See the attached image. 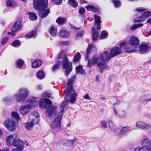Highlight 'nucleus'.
<instances>
[{"instance_id":"4468645a","label":"nucleus","mask_w":151,"mask_h":151,"mask_svg":"<svg viewBox=\"0 0 151 151\" xmlns=\"http://www.w3.org/2000/svg\"><path fill=\"white\" fill-rule=\"evenodd\" d=\"M39 115L38 113L36 112L32 113L29 116L30 122L34 124L39 122Z\"/></svg>"},{"instance_id":"20e7f679","label":"nucleus","mask_w":151,"mask_h":151,"mask_svg":"<svg viewBox=\"0 0 151 151\" xmlns=\"http://www.w3.org/2000/svg\"><path fill=\"white\" fill-rule=\"evenodd\" d=\"M122 52L121 49L118 47L113 48L110 52V55L107 51H105L100 54V57L102 62L99 63L98 66H106L107 63L112 58L118 55Z\"/></svg>"},{"instance_id":"3c124183","label":"nucleus","mask_w":151,"mask_h":151,"mask_svg":"<svg viewBox=\"0 0 151 151\" xmlns=\"http://www.w3.org/2000/svg\"><path fill=\"white\" fill-rule=\"evenodd\" d=\"M55 4L60 5L62 3V0H52Z\"/></svg>"},{"instance_id":"58836bf2","label":"nucleus","mask_w":151,"mask_h":151,"mask_svg":"<svg viewBox=\"0 0 151 151\" xmlns=\"http://www.w3.org/2000/svg\"><path fill=\"white\" fill-rule=\"evenodd\" d=\"M36 31L35 30H33L29 33L25 35V36L28 38H30L33 37L35 35Z\"/></svg>"},{"instance_id":"6ab92c4d","label":"nucleus","mask_w":151,"mask_h":151,"mask_svg":"<svg viewBox=\"0 0 151 151\" xmlns=\"http://www.w3.org/2000/svg\"><path fill=\"white\" fill-rule=\"evenodd\" d=\"M137 46H134L129 44L127 45L124 47V50L127 52L131 53L137 50Z\"/></svg>"},{"instance_id":"473e14b6","label":"nucleus","mask_w":151,"mask_h":151,"mask_svg":"<svg viewBox=\"0 0 151 151\" xmlns=\"http://www.w3.org/2000/svg\"><path fill=\"white\" fill-rule=\"evenodd\" d=\"M33 125L30 122H27L24 124L25 128L28 130H31L32 129Z\"/></svg>"},{"instance_id":"1a4fd4ad","label":"nucleus","mask_w":151,"mask_h":151,"mask_svg":"<svg viewBox=\"0 0 151 151\" xmlns=\"http://www.w3.org/2000/svg\"><path fill=\"white\" fill-rule=\"evenodd\" d=\"M142 147H137L134 149V151H144V148L147 150L151 149V141L147 138L143 139L141 142Z\"/></svg>"},{"instance_id":"c756f323","label":"nucleus","mask_w":151,"mask_h":151,"mask_svg":"<svg viewBox=\"0 0 151 151\" xmlns=\"http://www.w3.org/2000/svg\"><path fill=\"white\" fill-rule=\"evenodd\" d=\"M42 63V61L40 59H36L32 63V66H40Z\"/></svg>"},{"instance_id":"ddd939ff","label":"nucleus","mask_w":151,"mask_h":151,"mask_svg":"<svg viewBox=\"0 0 151 151\" xmlns=\"http://www.w3.org/2000/svg\"><path fill=\"white\" fill-rule=\"evenodd\" d=\"M129 127H119L116 129L114 131L115 133L118 135L123 134L124 135L126 134L128 131H130L132 130L131 129H128Z\"/></svg>"},{"instance_id":"bf43d9fd","label":"nucleus","mask_w":151,"mask_h":151,"mask_svg":"<svg viewBox=\"0 0 151 151\" xmlns=\"http://www.w3.org/2000/svg\"><path fill=\"white\" fill-rule=\"evenodd\" d=\"M83 98L86 99L91 100V99L90 98L88 94H87L83 97Z\"/></svg>"},{"instance_id":"bb28decb","label":"nucleus","mask_w":151,"mask_h":151,"mask_svg":"<svg viewBox=\"0 0 151 151\" xmlns=\"http://www.w3.org/2000/svg\"><path fill=\"white\" fill-rule=\"evenodd\" d=\"M66 21V18L64 17H58L56 20V22L60 25H63L65 23Z\"/></svg>"},{"instance_id":"423d86ee","label":"nucleus","mask_w":151,"mask_h":151,"mask_svg":"<svg viewBox=\"0 0 151 151\" xmlns=\"http://www.w3.org/2000/svg\"><path fill=\"white\" fill-rule=\"evenodd\" d=\"M55 63L53 66H72V63L68 60V57L62 51L56 59Z\"/></svg>"},{"instance_id":"5701e85b","label":"nucleus","mask_w":151,"mask_h":151,"mask_svg":"<svg viewBox=\"0 0 151 151\" xmlns=\"http://www.w3.org/2000/svg\"><path fill=\"white\" fill-rule=\"evenodd\" d=\"M49 33L52 36H55L57 34V29L56 27L53 26H51L50 28Z\"/></svg>"},{"instance_id":"c03bdc74","label":"nucleus","mask_w":151,"mask_h":151,"mask_svg":"<svg viewBox=\"0 0 151 151\" xmlns=\"http://www.w3.org/2000/svg\"><path fill=\"white\" fill-rule=\"evenodd\" d=\"M97 70L100 73H102L103 71L106 70L107 69V67H97Z\"/></svg>"},{"instance_id":"09e8293b","label":"nucleus","mask_w":151,"mask_h":151,"mask_svg":"<svg viewBox=\"0 0 151 151\" xmlns=\"http://www.w3.org/2000/svg\"><path fill=\"white\" fill-rule=\"evenodd\" d=\"M8 38L7 37L3 38L1 40V42L2 45H4L7 42Z\"/></svg>"},{"instance_id":"5fc2aeb1","label":"nucleus","mask_w":151,"mask_h":151,"mask_svg":"<svg viewBox=\"0 0 151 151\" xmlns=\"http://www.w3.org/2000/svg\"><path fill=\"white\" fill-rule=\"evenodd\" d=\"M127 42H122L121 43L119 44V48H121V47L122 46H124L126 45L127 44Z\"/></svg>"},{"instance_id":"8fccbe9b","label":"nucleus","mask_w":151,"mask_h":151,"mask_svg":"<svg viewBox=\"0 0 151 151\" xmlns=\"http://www.w3.org/2000/svg\"><path fill=\"white\" fill-rule=\"evenodd\" d=\"M113 2L114 4L115 7H116L119 6V4H120L119 1V0H113Z\"/></svg>"},{"instance_id":"cd10ccee","label":"nucleus","mask_w":151,"mask_h":151,"mask_svg":"<svg viewBox=\"0 0 151 151\" xmlns=\"http://www.w3.org/2000/svg\"><path fill=\"white\" fill-rule=\"evenodd\" d=\"M6 4L7 7H14L16 5V3L13 0H6Z\"/></svg>"},{"instance_id":"9d476101","label":"nucleus","mask_w":151,"mask_h":151,"mask_svg":"<svg viewBox=\"0 0 151 151\" xmlns=\"http://www.w3.org/2000/svg\"><path fill=\"white\" fill-rule=\"evenodd\" d=\"M19 94L15 95L14 98L17 101H23L29 94L28 90L25 88H21L19 91Z\"/></svg>"},{"instance_id":"a211bd4d","label":"nucleus","mask_w":151,"mask_h":151,"mask_svg":"<svg viewBox=\"0 0 151 151\" xmlns=\"http://www.w3.org/2000/svg\"><path fill=\"white\" fill-rule=\"evenodd\" d=\"M21 21H17L14 23L13 27L12 28V31H18L22 29V24Z\"/></svg>"},{"instance_id":"72a5a7b5","label":"nucleus","mask_w":151,"mask_h":151,"mask_svg":"<svg viewBox=\"0 0 151 151\" xmlns=\"http://www.w3.org/2000/svg\"><path fill=\"white\" fill-rule=\"evenodd\" d=\"M143 24L140 23L137 24H134L132 25L130 28L131 30H133L136 29L139 27H142Z\"/></svg>"},{"instance_id":"f3484780","label":"nucleus","mask_w":151,"mask_h":151,"mask_svg":"<svg viewBox=\"0 0 151 151\" xmlns=\"http://www.w3.org/2000/svg\"><path fill=\"white\" fill-rule=\"evenodd\" d=\"M94 17L95 19V25L96 26H97L96 29L99 31L101 28L100 23H101V17L96 14H94Z\"/></svg>"},{"instance_id":"79ce46f5","label":"nucleus","mask_w":151,"mask_h":151,"mask_svg":"<svg viewBox=\"0 0 151 151\" xmlns=\"http://www.w3.org/2000/svg\"><path fill=\"white\" fill-rule=\"evenodd\" d=\"M151 129V124L147 123H144L143 129L148 130Z\"/></svg>"},{"instance_id":"393cba45","label":"nucleus","mask_w":151,"mask_h":151,"mask_svg":"<svg viewBox=\"0 0 151 151\" xmlns=\"http://www.w3.org/2000/svg\"><path fill=\"white\" fill-rule=\"evenodd\" d=\"M81 56L79 52H77L75 55L73 59V62L74 63H76L78 62L81 58Z\"/></svg>"},{"instance_id":"f704fd0d","label":"nucleus","mask_w":151,"mask_h":151,"mask_svg":"<svg viewBox=\"0 0 151 151\" xmlns=\"http://www.w3.org/2000/svg\"><path fill=\"white\" fill-rule=\"evenodd\" d=\"M144 123L141 121H138L136 123V127L138 128L143 129Z\"/></svg>"},{"instance_id":"864d4df0","label":"nucleus","mask_w":151,"mask_h":151,"mask_svg":"<svg viewBox=\"0 0 151 151\" xmlns=\"http://www.w3.org/2000/svg\"><path fill=\"white\" fill-rule=\"evenodd\" d=\"M85 11L86 10L85 8L83 7H82L79 9L78 12L80 14L83 15L84 14Z\"/></svg>"},{"instance_id":"13d9d810","label":"nucleus","mask_w":151,"mask_h":151,"mask_svg":"<svg viewBox=\"0 0 151 151\" xmlns=\"http://www.w3.org/2000/svg\"><path fill=\"white\" fill-rule=\"evenodd\" d=\"M95 81L96 82H100V81L99 79V75H97L96 76V79Z\"/></svg>"},{"instance_id":"a19ab883","label":"nucleus","mask_w":151,"mask_h":151,"mask_svg":"<svg viewBox=\"0 0 151 151\" xmlns=\"http://www.w3.org/2000/svg\"><path fill=\"white\" fill-rule=\"evenodd\" d=\"M11 115L14 117L17 120L19 119V114L16 112H13L12 113Z\"/></svg>"},{"instance_id":"603ef678","label":"nucleus","mask_w":151,"mask_h":151,"mask_svg":"<svg viewBox=\"0 0 151 151\" xmlns=\"http://www.w3.org/2000/svg\"><path fill=\"white\" fill-rule=\"evenodd\" d=\"M102 128L103 129H106L107 127V122L105 121H103L101 122Z\"/></svg>"},{"instance_id":"7ed1b4c3","label":"nucleus","mask_w":151,"mask_h":151,"mask_svg":"<svg viewBox=\"0 0 151 151\" xmlns=\"http://www.w3.org/2000/svg\"><path fill=\"white\" fill-rule=\"evenodd\" d=\"M76 75H73L69 80L68 82V87L65 91V97L67 102H70V103H74L76 100L77 95L73 88L72 84L73 81L76 80Z\"/></svg>"},{"instance_id":"4be33fe9","label":"nucleus","mask_w":151,"mask_h":151,"mask_svg":"<svg viewBox=\"0 0 151 151\" xmlns=\"http://www.w3.org/2000/svg\"><path fill=\"white\" fill-rule=\"evenodd\" d=\"M91 31L92 36V40L93 41H96L98 38L99 32L97 31L94 27L92 28Z\"/></svg>"},{"instance_id":"c85d7f7f","label":"nucleus","mask_w":151,"mask_h":151,"mask_svg":"<svg viewBox=\"0 0 151 151\" xmlns=\"http://www.w3.org/2000/svg\"><path fill=\"white\" fill-rule=\"evenodd\" d=\"M76 73L79 74H85V71L83 70V67H76Z\"/></svg>"},{"instance_id":"052dcab7","label":"nucleus","mask_w":151,"mask_h":151,"mask_svg":"<svg viewBox=\"0 0 151 151\" xmlns=\"http://www.w3.org/2000/svg\"><path fill=\"white\" fill-rule=\"evenodd\" d=\"M59 67H53L52 68V70L53 71H55L59 69Z\"/></svg>"},{"instance_id":"dca6fc26","label":"nucleus","mask_w":151,"mask_h":151,"mask_svg":"<svg viewBox=\"0 0 151 151\" xmlns=\"http://www.w3.org/2000/svg\"><path fill=\"white\" fill-rule=\"evenodd\" d=\"M114 111L115 115L118 118L123 119L126 116V112L123 110L119 111L117 108H114Z\"/></svg>"},{"instance_id":"4c0bfd02","label":"nucleus","mask_w":151,"mask_h":151,"mask_svg":"<svg viewBox=\"0 0 151 151\" xmlns=\"http://www.w3.org/2000/svg\"><path fill=\"white\" fill-rule=\"evenodd\" d=\"M20 45V41L19 40H17L13 41L11 45L14 47H18Z\"/></svg>"},{"instance_id":"f8f14e48","label":"nucleus","mask_w":151,"mask_h":151,"mask_svg":"<svg viewBox=\"0 0 151 151\" xmlns=\"http://www.w3.org/2000/svg\"><path fill=\"white\" fill-rule=\"evenodd\" d=\"M102 62L101 59L100 55V57H98L96 55H93V57L88 60V66H91V65H94L97 64V66L98 64Z\"/></svg>"},{"instance_id":"39448f33","label":"nucleus","mask_w":151,"mask_h":151,"mask_svg":"<svg viewBox=\"0 0 151 151\" xmlns=\"http://www.w3.org/2000/svg\"><path fill=\"white\" fill-rule=\"evenodd\" d=\"M6 142L8 146L13 145L16 147L12 150V151H22L24 149L23 141L19 139H17L16 134H13L8 136L6 139Z\"/></svg>"},{"instance_id":"aec40b11","label":"nucleus","mask_w":151,"mask_h":151,"mask_svg":"<svg viewBox=\"0 0 151 151\" xmlns=\"http://www.w3.org/2000/svg\"><path fill=\"white\" fill-rule=\"evenodd\" d=\"M129 42L131 45L134 46H136L139 43L138 38L134 36L131 37L129 39Z\"/></svg>"},{"instance_id":"ea45409f","label":"nucleus","mask_w":151,"mask_h":151,"mask_svg":"<svg viewBox=\"0 0 151 151\" xmlns=\"http://www.w3.org/2000/svg\"><path fill=\"white\" fill-rule=\"evenodd\" d=\"M37 76L38 78L42 79L44 78L45 75L43 72L42 70H40L37 72Z\"/></svg>"},{"instance_id":"b1692460","label":"nucleus","mask_w":151,"mask_h":151,"mask_svg":"<svg viewBox=\"0 0 151 151\" xmlns=\"http://www.w3.org/2000/svg\"><path fill=\"white\" fill-rule=\"evenodd\" d=\"M68 3L70 6L74 8H76L78 6V2L75 0H68Z\"/></svg>"},{"instance_id":"6e6d98bb","label":"nucleus","mask_w":151,"mask_h":151,"mask_svg":"<svg viewBox=\"0 0 151 151\" xmlns=\"http://www.w3.org/2000/svg\"><path fill=\"white\" fill-rule=\"evenodd\" d=\"M109 124L110 128L113 127L114 125L113 122L111 120L109 121Z\"/></svg>"},{"instance_id":"a18cd8bd","label":"nucleus","mask_w":151,"mask_h":151,"mask_svg":"<svg viewBox=\"0 0 151 151\" xmlns=\"http://www.w3.org/2000/svg\"><path fill=\"white\" fill-rule=\"evenodd\" d=\"M60 44L61 46H67L69 45L70 42L68 41H62L60 42Z\"/></svg>"},{"instance_id":"e433bc0d","label":"nucleus","mask_w":151,"mask_h":151,"mask_svg":"<svg viewBox=\"0 0 151 151\" xmlns=\"http://www.w3.org/2000/svg\"><path fill=\"white\" fill-rule=\"evenodd\" d=\"M108 36V32L105 31H103L100 36V38L101 39H104L106 38Z\"/></svg>"},{"instance_id":"de8ad7c7","label":"nucleus","mask_w":151,"mask_h":151,"mask_svg":"<svg viewBox=\"0 0 151 151\" xmlns=\"http://www.w3.org/2000/svg\"><path fill=\"white\" fill-rule=\"evenodd\" d=\"M84 32L83 31H81L78 32L76 35V39H77L78 38L81 37L83 35Z\"/></svg>"},{"instance_id":"37998d69","label":"nucleus","mask_w":151,"mask_h":151,"mask_svg":"<svg viewBox=\"0 0 151 151\" xmlns=\"http://www.w3.org/2000/svg\"><path fill=\"white\" fill-rule=\"evenodd\" d=\"M24 63V61L22 59H19L17 60L16 62V66H23Z\"/></svg>"},{"instance_id":"0e129e2a","label":"nucleus","mask_w":151,"mask_h":151,"mask_svg":"<svg viewBox=\"0 0 151 151\" xmlns=\"http://www.w3.org/2000/svg\"><path fill=\"white\" fill-rule=\"evenodd\" d=\"M80 2L81 4H83L86 2V1L85 0H80Z\"/></svg>"},{"instance_id":"f257e3e1","label":"nucleus","mask_w":151,"mask_h":151,"mask_svg":"<svg viewBox=\"0 0 151 151\" xmlns=\"http://www.w3.org/2000/svg\"><path fill=\"white\" fill-rule=\"evenodd\" d=\"M48 0H34L33 6L34 8L39 11V16L41 18L47 17L50 13L48 6Z\"/></svg>"},{"instance_id":"a878e982","label":"nucleus","mask_w":151,"mask_h":151,"mask_svg":"<svg viewBox=\"0 0 151 151\" xmlns=\"http://www.w3.org/2000/svg\"><path fill=\"white\" fill-rule=\"evenodd\" d=\"M149 48L148 46L146 44H142L139 45V51L140 52H146Z\"/></svg>"},{"instance_id":"e2e57ef3","label":"nucleus","mask_w":151,"mask_h":151,"mask_svg":"<svg viewBox=\"0 0 151 151\" xmlns=\"http://www.w3.org/2000/svg\"><path fill=\"white\" fill-rule=\"evenodd\" d=\"M137 11L139 12H141L144 11V10L143 9H140L139 8H137L136 9Z\"/></svg>"},{"instance_id":"680f3d73","label":"nucleus","mask_w":151,"mask_h":151,"mask_svg":"<svg viewBox=\"0 0 151 151\" xmlns=\"http://www.w3.org/2000/svg\"><path fill=\"white\" fill-rule=\"evenodd\" d=\"M76 140V139L75 138L73 139L70 140L69 142L71 144H73Z\"/></svg>"},{"instance_id":"69168bd1","label":"nucleus","mask_w":151,"mask_h":151,"mask_svg":"<svg viewBox=\"0 0 151 151\" xmlns=\"http://www.w3.org/2000/svg\"><path fill=\"white\" fill-rule=\"evenodd\" d=\"M0 151H9V149L7 148H5L4 149L2 150H0Z\"/></svg>"},{"instance_id":"9b49d317","label":"nucleus","mask_w":151,"mask_h":151,"mask_svg":"<svg viewBox=\"0 0 151 151\" xmlns=\"http://www.w3.org/2000/svg\"><path fill=\"white\" fill-rule=\"evenodd\" d=\"M5 127L9 130L12 131L15 130L16 128V122L13 118L6 120L4 123Z\"/></svg>"},{"instance_id":"338daca9","label":"nucleus","mask_w":151,"mask_h":151,"mask_svg":"<svg viewBox=\"0 0 151 151\" xmlns=\"http://www.w3.org/2000/svg\"><path fill=\"white\" fill-rule=\"evenodd\" d=\"M42 88V87H41V86L40 85H38L37 87V90H40Z\"/></svg>"},{"instance_id":"412c9836","label":"nucleus","mask_w":151,"mask_h":151,"mask_svg":"<svg viewBox=\"0 0 151 151\" xmlns=\"http://www.w3.org/2000/svg\"><path fill=\"white\" fill-rule=\"evenodd\" d=\"M59 35L60 36L63 38H68L70 36V33L64 28H62L59 32Z\"/></svg>"},{"instance_id":"6e6552de","label":"nucleus","mask_w":151,"mask_h":151,"mask_svg":"<svg viewBox=\"0 0 151 151\" xmlns=\"http://www.w3.org/2000/svg\"><path fill=\"white\" fill-rule=\"evenodd\" d=\"M39 99L37 98H33L29 101V104L26 105H22L20 108V113L23 115L28 114L29 110L34 109L38 104Z\"/></svg>"},{"instance_id":"0eeeda50","label":"nucleus","mask_w":151,"mask_h":151,"mask_svg":"<svg viewBox=\"0 0 151 151\" xmlns=\"http://www.w3.org/2000/svg\"><path fill=\"white\" fill-rule=\"evenodd\" d=\"M67 102L66 101H63L62 104L60 105L61 111L58 114V116L51 123V127L54 129H56L58 130L60 129L61 127L60 121L62 116L63 114V112L64 107L65 106Z\"/></svg>"},{"instance_id":"7c9ffc66","label":"nucleus","mask_w":151,"mask_h":151,"mask_svg":"<svg viewBox=\"0 0 151 151\" xmlns=\"http://www.w3.org/2000/svg\"><path fill=\"white\" fill-rule=\"evenodd\" d=\"M29 16V18L31 20H35L37 19V15L34 13L29 12L28 13Z\"/></svg>"},{"instance_id":"49530a36","label":"nucleus","mask_w":151,"mask_h":151,"mask_svg":"<svg viewBox=\"0 0 151 151\" xmlns=\"http://www.w3.org/2000/svg\"><path fill=\"white\" fill-rule=\"evenodd\" d=\"M94 45L93 44H88V46L87 49V53L88 54L90 53L92 48L93 47Z\"/></svg>"},{"instance_id":"4d7b16f0","label":"nucleus","mask_w":151,"mask_h":151,"mask_svg":"<svg viewBox=\"0 0 151 151\" xmlns=\"http://www.w3.org/2000/svg\"><path fill=\"white\" fill-rule=\"evenodd\" d=\"M12 32H8V34L9 35H11L12 36H14L15 35V32L16 31H12Z\"/></svg>"},{"instance_id":"c9c22d12","label":"nucleus","mask_w":151,"mask_h":151,"mask_svg":"<svg viewBox=\"0 0 151 151\" xmlns=\"http://www.w3.org/2000/svg\"><path fill=\"white\" fill-rule=\"evenodd\" d=\"M63 69L65 70V72L67 76L69 75L72 70V67H63Z\"/></svg>"},{"instance_id":"f03ea898","label":"nucleus","mask_w":151,"mask_h":151,"mask_svg":"<svg viewBox=\"0 0 151 151\" xmlns=\"http://www.w3.org/2000/svg\"><path fill=\"white\" fill-rule=\"evenodd\" d=\"M52 102L49 99L44 98L39 101L40 107L42 109H47L46 113L48 116L51 118L54 117L57 113V107L51 106Z\"/></svg>"},{"instance_id":"2eb2a0df","label":"nucleus","mask_w":151,"mask_h":151,"mask_svg":"<svg viewBox=\"0 0 151 151\" xmlns=\"http://www.w3.org/2000/svg\"><path fill=\"white\" fill-rule=\"evenodd\" d=\"M151 16V12L149 11H147L144 12L142 15L139 16V19H134L135 22H140L142 21H144L145 18H148Z\"/></svg>"},{"instance_id":"774afa93","label":"nucleus","mask_w":151,"mask_h":151,"mask_svg":"<svg viewBox=\"0 0 151 151\" xmlns=\"http://www.w3.org/2000/svg\"><path fill=\"white\" fill-rule=\"evenodd\" d=\"M147 22L150 23L151 24V18H150L147 21Z\"/></svg>"},{"instance_id":"2f4dec72","label":"nucleus","mask_w":151,"mask_h":151,"mask_svg":"<svg viewBox=\"0 0 151 151\" xmlns=\"http://www.w3.org/2000/svg\"><path fill=\"white\" fill-rule=\"evenodd\" d=\"M86 8L88 11L91 10L95 12H97V9L93 6H86Z\"/></svg>"}]
</instances>
